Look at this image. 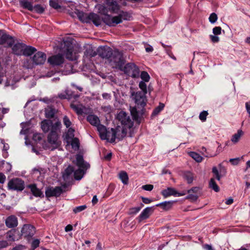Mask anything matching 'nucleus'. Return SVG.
Listing matches in <instances>:
<instances>
[{"label":"nucleus","instance_id":"obj_39","mask_svg":"<svg viewBox=\"0 0 250 250\" xmlns=\"http://www.w3.org/2000/svg\"><path fill=\"white\" fill-rule=\"evenodd\" d=\"M71 146L72 148L74 150H78L80 147V142L79 139L77 138H73L71 142Z\"/></svg>","mask_w":250,"mask_h":250},{"label":"nucleus","instance_id":"obj_31","mask_svg":"<svg viewBox=\"0 0 250 250\" xmlns=\"http://www.w3.org/2000/svg\"><path fill=\"white\" fill-rule=\"evenodd\" d=\"M74 168L69 166L65 170L63 174V177L64 179H68L72 175H74Z\"/></svg>","mask_w":250,"mask_h":250},{"label":"nucleus","instance_id":"obj_54","mask_svg":"<svg viewBox=\"0 0 250 250\" xmlns=\"http://www.w3.org/2000/svg\"><path fill=\"white\" fill-rule=\"evenodd\" d=\"M221 27L220 26H216L212 29V32L215 35H219L221 34Z\"/></svg>","mask_w":250,"mask_h":250},{"label":"nucleus","instance_id":"obj_6","mask_svg":"<svg viewBox=\"0 0 250 250\" xmlns=\"http://www.w3.org/2000/svg\"><path fill=\"white\" fill-rule=\"evenodd\" d=\"M14 42L13 37L0 30V44L3 45L5 47H11Z\"/></svg>","mask_w":250,"mask_h":250},{"label":"nucleus","instance_id":"obj_61","mask_svg":"<svg viewBox=\"0 0 250 250\" xmlns=\"http://www.w3.org/2000/svg\"><path fill=\"white\" fill-rule=\"evenodd\" d=\"M189 194L187 196L188 199H189L191 200L192 201H196L198 198V196L196 195L192 194L190 193H189Z\"/></svg>","mask_w":250,"mask_h":250},{"label":"nucleus","instance_id":"obj_53","mask_svg":"<svg viewBox=\"0 0 250 250\" xmlns=\"http://www.w3.org/2000/svg\"><path fill=\"white\" fill-rule=\"evenodd\" d=\"M63 123L67 128H68L71 125V122L67 116H65L63 118Z\"/></svg>","mask_w":250,"mask_h":250},{"label":"nucleus","instance_id":"obj_19","mask_svg":"<svg viewBox=\"0 0 250 250\" xmlns=\"http://www.w3.org/2000/svg\"><path fill=\"white\" fill-rule=\"evenodd\" d=\"M65 58L69 60L74 61L77 59V56L75 52H73L72 45H70L64 52Z\"/></svg>","mask_w":250,"mask_h":250},{"label":"nucleus","instance_id":"obj_28","mask_svg":"<svg viewBox=\"0 0 250 250\" xmlns=\"http://www.w3.org/2000/svg\"><path fill=\"white\" fill-rule=\"evenodd\" d=\"M96 127L101 139H104V138L106 137L105 134L106 133L108 129L105 126L101 125L100 124H99Z\"/></svg>","mask_w":250,"mask_h":250},{"label":"nucleus","instance_id":"obj_1","mask_svg":"<svg viewBox=\"0 0 250 250\" xmlns=\"http://www.w3.org/2000/svg\"><path fill=\"white\" fill-rule=\"evenodd\" d=\"M95 8L97 9L99 14L105 16L102 19V21L109 26H115L118 24L122 23L123 20H126L125 16L126 13L125 12L120 13L118 16L112 17L108 14V9L103 4H97L95 6Z\"/></svg>","mask_w":250,"mask_h":250},{"label":"nucleus","instance_id":"obj_40","mask_svg":"<svg viewBox=\"0 0 250 250\" xmlns=\"http://www.w3.org/2000/svg\"><path fill=\"white\" fill-rule=\"evenodd\" d=\"M189 156L192 158L197 162H201L203 160V157L198 153L195 152H190Z\"/></svg>","mask_w":250,"mask_h":250},{"label":"nucleus","instance_id":"obj_8","mask_svg":"<svg viewBox=\"0 0 250 250\" xmlns=\"http://www.w3.org/2000/svg\"><path fill=\"white\" fill-rule=\"evenodd\" d=\"M58 124H59V126H61V123L60 121H58L53 123L51 120H44L41 122V127L45 133L48 132L49 130L51 132L53 130L54 126L58 125Z\"/></svg>","mask_w":250,"mask_h":250},{"label":"nucleus","instance_id":"obj_58","mask_svg":"<svg viewBox=\"0 0 250 250\" xmlns=\"http://www.w3.org/2000/svg\"><path fill=\"white\" fill-rule=\"evenodd\" d=\"M9 245V243L7 241H0V249H3L7 247Z\"/></svg>","mask_w":250,"mask_h":250},{"label":"nucleus","instance_id":"obj_2","mask_svg":"<svg viewBox=\"0 0 250 250\" xmlns=\"http://www.w3.org/2000/svg\"><path fill=\"white\" fill-rule=\"evenodd\" d=\"M107 62L113 68L121 67L124 63L122 53L117 50L113 51Z\"/></svg>","mask_w":250,"mask_h":250},{"label":"nucleus","instance_id":"obj_41","mask_svg":"<svg viewBox=\"0 0 250 250\" xmlns=\"http://www.w3.org/2000/svg\"><path fill=\"white\" fill-rule=\"evenodd\" d=\"M62 4L61 0H50L49 4L51 7L54 9H58L60 8L61 4Z\"/></svg>","mask_w":250,"mask_h":250},{"label":"nucleus","instance_id":"obj_13","mask_svg":"<svg viewBox=\"0 0 250 250\" xmlns=\"http://www.w3.org/2000/svg\"><path fill=\"white\" fill-rule=\"evenodd\" d=\"M154 211V207H146L141 212L138 217L139 222L148 219Z\"/></svg>","mask_w":250,"mask_h":250},{"label":"nucleus","instance_id":"obj_57","mask_svg":"<svg viewBox=\"0 0 250 250\" xmlns=\"http://www.w3.org/2000/svg\"><path fill=\"white\" fill-rule=\"evenodd\" d=\"M153 188V186L152 185H145L142 186V188L146 191H151Z\"/></svg>","mask_w":250,"mask_h":250},{"label":"nucleus","instance_id":"obj_51","mask_svg":"<svg viewBox=\"0 0 250 250\" xmlns=\"http://www.w3.org/2000/svg\"><path fill=\"white\" fill-rule=\"evenodd\" d=\"M86 208V206L85 205H82L80 206L77 207L73 209V211L75 213H77L80 212L83 210H84Z\"/></svg>","mask_w":250,"mask_h":250},{"label":"nucleus","instance_id":"obj_4","mask_svg":"<svg viewBox=\"0 0 250 250\" xmlns=\"http://www.w3.org/2000/svg\"><path fill=\"white\" fill-rule=\"evenodd\" d=\"M117 120L120 122L123 127L130 129L133 125V121L130 116L125 112L121 111L117 116Z\"/></svg>","mask_w":250,"mask_h":250},{"label":"nucleus","instance_id":"obj_11","mask_svg":"<svg viewBox=\"0 0 250 250\" xmlns=\"http://www.w3.org/2000/svg\"><path fill=\"white\" fill-rule=\"evenodd\" d=\"M146 94L141 92H137L134 95L135 102L138 106L140 105L144 107L146 105Z\"/></svg>","mask_w":250,"mask_h":250},{"label":"nucleus","instance_id":"obj_63","mask_svg":"<svg viewBox=\"0 0 250 250\" xmlns=\"http://www.w3.org/2000/svg\"><path fill=\"white\" fill-rule=\"evenodd\" d=\"M6 180L5 176L2 173H0V183L3 184Z\"/></svg>","mask_w":250,"mask_h":250},{"label":"nucleus","instance_id":"obj_59","mask_svg":"<svg viewBox=\"0 0 250 250\" xmlns=\"http://www.w3.org/2000/svg\"><path fill=\"white\" fill-rule=\"evenodd\" d=\"M200 191V188L199 187H193L191 189H189L188 191V193H191V192L193 193H198Z\"/></svg>","mask_w":250,"mask_h":250},{"label":"nucleus","instance_id":"obj_27","mask_svg":"<svg viewBox=\"0 0 250 250\" xmlns=\"http://www.w3.org/2000/svg\"><path fill=\"white\" fill-rule=\"evenodd\" d=\"M87 120L91 125L95 126H97L99 124H100V120L96 115H89L87 116Z\"/></svg>","mask_w":250,"mask_h":250},{"label":"nucleus","instance_id":"obj_17","mask_svg":"<svg viewBox=\"0 0 250 250\" xmlns=\"http://www.w3.org/2000/svg\"><path fill=\"white\" fill-rule=\"evenodd\" d=\"M112 53H113V51H112L111 48L107 46L101 47V50L99 51L100 56L102 58L105 59L107 62L109 60Z\"/></svg>","mask_w":250,"mask_h":250},{"label":"nucleus","instance_id":"obj_37","mask_svg":"<svg viewBox=\"0 0 250 250\" xmlns=\"http://www.w3.org/2000/svg\"><path fill=\"white\" fill-rule=\"evenodd\" d=\"M144 204L141 203L140 206L137 207L131 208L129 209L128 214L130 215H133L138 213L141 209L143 207Z\"/></svg>","mask_w":250,"mask_h":250},{"label":"nucleus","instance_id":"obj_33","mask_svg":"<svg viewBox=\"0 0 250 250\" xmlns=\"http://www.w3.org/2000/svg\"><path fill=\"white\" fill-rule=\"evenodd\" d=\"M56 113V110L51 106H48L45 109L46 117L48 118H53Z\"/></svg>","mask_w":250,"mask_h":250},{"label":"nucleus","instance_id":"obj_47","mask_svg":"<svg viewBox=\"0 0 250 250\" xmlns=\"http://www.w3.org/2000/svg\"><path fill=\"white\" fill-rule=\"evenodd\" d=\"M217 19L218 16L215 13H211L208 18L209 22L212 24L215 23Z\"/></svg>","mask_w":250,"mask_h":250},{"label":"nucleus","instance_id":"obj_62","mask_svg":"<svg viewBox=\"0 0 250 250\" xmlns=\"http://www.w3.org/2000/svg\"><path fill=\"white\" fill-rule=\"evenodd\" d=\"M142 199L143 203L146 204H150L152 202V200L148 198L142 197Z\"/></svg>","mask_w":250,"mask_h":250},{"label":"nucleus","instance_id":"obj_55","mask_svg":"<svg viewBox=\"0 0 250 250\" xmlns=\"http://www.w3.org/2000/svg\"><path fill=\"white\" fill-rule=\"evenodd\" d=\"M209 38L211 42L214 43L218 42L219 41V38L217 35H210Z\"/></svg>","mask_w":250,"mask_h":250},{"label":"nucleus","instance_id":"obj_3","mask_svg":"<svg viewBox=\"0 0 250 250\" xmlns=\"http://www.w3.org/2000/svg\"><path fill=\"white\" fill-rule=\"evenodd\" d=\"M58 125L54 126L53 130L50 132L47 137L48 142L54 148H57L61 144L59 140L58 132L61 126H59V124Z\"/></svg>","mask_w":250,"mask_h":250},{"label":"nucleus","instance_id":"obj_24","mask_svg":"<svg viewBox=\"0 0 250 250\" xmlns=\"http://www.w3.org/2000/svg\"><path fill=\"white\" fill-rule=\"evenodd\" d=\"M76 165L80 168L87 169L89 167V164L84 162L83 156L80 155H77L76 156Z\"/></svg>","mask_w":250,"mask_h":250},{"label":"nucleus","instance_id":"obj_12","mask_svg":"<svg viewBox=\"0 0 250 250\" xmlns=\"http://www.w3.org/2000/svg\"><path fill=\"white\" fill-rule=\"evenodd\" d=\"M62 192V188L61 187L49 188L45 190V195L48 197L59 196Z\"/></svg>","mask_w":250,"mask_h":250},{"label":"nucleus","instance_id":"obj_5","mask_svg":"<svg viewBox=\"0 0 250 250\" xmlns=\"http://www.w3.org/2000/svg\"><path fill=\"white\" fill-rule=\"evenodd\" d=\"M124 71L127 76L133 78H138L140 77V69L133 63H128L124 67Z\"/></svg>","mask_w":250,"mask_h":250},{"label":"nucleus","instance_id":"obj_56","mask_svg":"<svg viewBox=\"0 0 250 250\" xmlns=\"http://www.w3.org/2000/svg\"><path fill=\"white\" fill-rule=\"evenodd\" d=\"M240 161V159L239 158H232L230 159L229 161L233 165H237Z\"/></svg>","mask_w":250,"mask_h":250},{"label":"nucleus","instance_id":"obj_18","mask_svg":"<svg viewBox=\"0 0 250 250\" xmlns=\"http://www.w3.org/2000/svg\"><path fill=\"white\" fill-rule=\"evenodd\" d=\"M107 5L108 6V12L114 14H117L118 15L123 11H120V6L116 1L108 2Z\"/></svg>","mask_w":250,"mask_h":250},{"label":"nucleus","instance_id":"obj_29","mask_svg":"<svg viewBox=\"0 0 250 250\" xmlns=\"http://www.w3.org/2000/svg\"><path fill=\"white\" fill-rule=\"evenodd\" d=\"M28 188L30 189L32 194L36 197H41L42 196V193L40 189L36 187L34 184L30 185Z\"/></svg>","mask_w":250,"mask_h":250},{"label":"nucleus","instance_id":"obj_16","mask_svg":"<svg viewBox=\"0 0 250 250\" xmlns=\"http://www.w3.org/2000/svg\"><path fill=\"white\" fill-rule=\"evenodd\" d=\"M128 129L123 126H118L114 129L116 139L119 141L122 140L126 135Z\"/></svg>","mask_w":250,"mask_h":250},{"label":"nucleus","instance_id":"obj_21","mask_svg":"<svg viewBox=\"0 0 250 250\" xmlns=\"http://www.w3.org/2000/svg\"><path fill=\"white\" fill-rule=\"evenodd\" d=\"M105 135L106 137L104 138V140H106L110 143H113L115 141L116 136L114 128L108 129Z\"/></svg>","mask_w":250,"mask_h":250},{"label":"nucleus","instance_id":"obj_22","mask_svg":"<svg viewBox=\"0 0 250 250\" xmlns=\"http://www.w3.org/2000/svg\"><path fill=\"white\" fill-rule=\"evenodd\" d=\"M88 18L96 26H98L101 24V19L97 14L94 13H90L88 15Z\"/></svg>","mask_w":250,"mask_h":250},{"label":"nucleus","instance_id":"obj_60","mask_svg":"<svg viewBox=\"0 0 250 250\" xmlns=\"http://www.w3.org/2000/svg\"><path fill=\"white\" fill-rule=\"evenodd\" d=\"M26 249L25 246L19 245L13 248L11 250H24Z\"/></svg>","mask_w":250,"mask_h":250},{"label":"nucleus","instance_id":"obj_26","mask_svg":"<svg viewBox=\"0 0 250 250\" xmlns=\"http://www.w3.org/2000/svg\"><path fill=\"white\" fill-rule=\"evenodd\" d=\"M71 107L78 114L82 115L85 113L86 109L82 104H72Z\"/></svg>","mask_w":250,"mask_h":250},{"label":"nucleus","instance_id":"obj_52","mask_svg":"<svg viewBox=\"0 0 250 250\" xmlns=\"http://www.w3.org/2000/svg\"><path fill=\"white\" fill-rule=\"evenodd\" d=\"M212 173L217 180L220 181L221 179V176L219 174V171L216 167H213L212 168Z\"/></svg>","mask_w":250,"mask_h":250},{"label":"nucleus","instance_id":"obj_50","mask_svg":"<svg viewBox=\"0 0 250 250\" xmlns=\"http://www.w3.org/2000/svg\"><path fill=\"white\" fill-rule=\"evenodd\" d=\"M208 113L207 111H203L200 113L199 119L202 122H205L207 119V116Z\"/></svg>","mask_w":250,"mask_h":250},{"label":"nucleus","instance_id":"obj_9","mask_svg":"<svg viewBox=\"0 0 250 250\" xmlns=\"http://www.w3.org/2000/svg\"><path fill=\"white\" fill-rule=\"evenodd\" d=\"M47 61L50 64L53 66H59L63 63L64 58L62 55L58 54L49 57Z\"/></svg>","mask_w":250,"mask_h":250},{"label":"nucleus","instance_id":"obj_23","mask_svg":"<svg viewBox=\"0 0 250 250\" xmlns=\"http://www.w3.org/2000/svg\"><path fill=\"white\" fill-rule=\"evenodd\" d=\"M24 44L22 43H18L14 45L12 48V51L14 54L17 55H21L22 54L23 49H24Z\"/></svg>","mask_w":250,"mask_h":250},{"label":"nucleus","instance_id":"obj_38","mask_svg":"<svg viewBox=\"0 0 250 250\" xmlns=\"http://www.w3.org/2000/svg\"><path fill=\"white\" fill-rule=\"evenodd\" d=\"M15 231L14 230H9L6 233V238L10 243L15 240Z\"/></svg>","mask_w":250,"mask_h":250},{"label":"nucleus","instance_id":"obj_32","mask_svg":"<svg viewBox=\"0 0 250 250\" xmlns=\"http://www.w3.org/2000/svg\"><path fill=\"white\" fill-rule=\"evenodd\" d=\"M20 5L22 7L27 9L29 11L33 10V6L31 2L27 0H22L20 1Z\"/></svg>","mask_w":250,"mask_h":250},{"label":"nucleus","instance_id":"obj_30","mask_svg":"<svg viewBox=\"0 0 250 250\" xmlns=\"http://www.w3.org/2000/svg\"><path fill=\"white\" fill-rule=\"evenodd\" d=\"M173 201H165L157 204V207H161V208L165 210L170 209L172 207Z\"/></svg>","mask_w":250,"mask_h":250},{"label":"nucleus","instance_id":"obj_46","mask_svg":"<svg viewBox=\"0 0 250 250\" xmlns=\"http://www.w3.org/2000/svg\"><path fill=\"white\" fill-rule=\"evenodd\" d=\"M44 8L43 6L41 5V4H37L33 6V10L34 12L39 13L42 14L44 11Z\"/></svg>","mask_w":250,"mask_h":250},{"label":"nucleus","instance_id":"obj_10","mask_svg":"<svg viewBox=\"0 0 250 250\" xmlns=\"http://www.w3.org/2000/svg\"><path fill=\"white\" fill-rule=\"evenodd\" d=\"M46 60V54L42 52H38L32 58L33 63L35 65L43 64L45 62Z\"/></svg>","mask_w":250,"mask_h":250},{"label":"nucleus","instance_id":"obj_14","mask_svg":"<svg viewBox=\"0 0 250 250\" xmlns=\"http://www.w3.org/2000/svg\"><path fill=\"white\" fill-rule=\"evenodd\" d=\"M162 195L167 198L170 196H174L176 197H180L185 195V193H179L176 189L172 188H167V189H164L161 191Z\"/></svg>","mask_w":250,"mask_h":250},{"label":"nucleus","instance_id":"obj_25","mask_svg":"<svg viewBox=\"0 0 250 250\" xmlns=\"http://www.w3.org/2000/svg\"><path fill=\"white\" fill-rule=\"evenodd\" d=\"M36 51V49L35 47L31 46H26L24 44L22 54L26 56H29L34 54Z\"/></svg>","mask_w":250,"mask_h":250},{"label":"nucleus","instance_id":"obj_42","mask_svg":"<svg viewBox=\"0 0 250 250\" xmlns=\"http://www.w3.org/2000/svg\"><path fill=\"white\" fill-rule=\"evenodd\" d=\"M119 178L124 184H127L128 181V177L126 172L121 171L119 173Z\"/></svg>","mask_w":250,"mask_h":250},{"label":"nucleus","instance_id":"obj_48","mask_svg":"<svg viewBox=\"0 0 250 250\" xmlns=\"http://www.w3.org/2000/svg\"><path fill=\"white\" fill-rule=\"evenodd\" d=\"M140 88L143 91V93H147V86L145 82L141 81L139 84Z\"/></svg>","mask_w":250,"mask_h":250},{"label":"nucleus","instance_id":"obj_7","mask_svg":"<svg viewBox=\"0 0 250 250\" xmlns=\"http://www.w3.org/2000/svg\"><path fill=\"white\" fill-rule=\"evenodd\" d=\"M8 187L13 190L21 191L24 188V183L19 178H14L8 182Z\"/></svg>","mask_w":250,"mask_h":250},{"label":"nucleus","instance_id":"obj_44","mask_svg":"<svg viewBox=\"0 0 250 250\" xmlns=\"http://www.w3.org/2000/svg\"><path fill=\"white\" fill-rule=\"evenodd\" d=\"M140 76L143 82H148L150 80V76L148 73L146 71H142L140 74Z\"/></svg>","mask_w":250,"mask_h":250},{"label":"nucleus","instance_id":"obj_64","mask_svg":"<svg viewBox=\"0 0 250 250\" xmlns=\"http://www.w3.org/2000/svg\"><path fill=\"white\" fill-rule=\"evenodd\" d=\"M203 248L206 250H213L211 245L205 244L203 246Z\"/></svg>","mask_w":250,"mask_h":250},{"label":"nucleus","instance_id":"obj_49","mask_svg":"<svg viewBox=\"0 0 250 250\" xmlns=\"http://www.w3.org/2000/svg\"><path fill=\"white\" fill-rule=\"evenodd\" d=\"M74 132L75 130L74 129L71 127L69 128L66 134V138L67 139L73 138L74 136Z\"/></svg>","mask_w":250,"mask_h":250},{"label":"nucleus","instance_id":"obj_36","mask_svg":"<svg viewBox=\"0 0 250 250\" xmlns=\"http://www.w3.org/2000/svg\"><path fill=\"white\" fill-rule=\"evenodd\" d=\"M184 178L187 181L188 184H191L194 179L193 174L190 171H186L183 175Z\"/></svg>","mask_w":250,"mask_h":250},{"label":"nucleus","instance_id":"obj_43","mask_svg":"<svg viewBox=\"0 0 250 250\" xmlns=\"http://www.w3.org/2000/svg\"><path fill=\"white\" fill-rule=\"evenodd\" d=\"M209 187L215 192L219 191V188L216 183L214 178H211L209 183Z\"/></svg>","mask_w":250,"mask_h":250},{"label":"nucleus","instance_id":"obj_45","mask_svg":"<svg viewBox=\"0 0 250 250\" xmlns=\"http://www.w3.org/2000/svg\"><path fill=\"white\" fill-rule=\"evenodd\" d=\"M165 105L164 104L160 103L159 105L157 106L153 110L152 115L153 116L158 114L164 108Z\"/></svg>","mask_w":250,"mask_h":250},{"label":"nucleus","instance_id":"obj_35","mask_svg":"<svg viewBox=\"0 0 250 250\" xmlns=\"http://www.w3.org/2000/svg\"><path fill=\"white\" fill-rule=\"evenodd\" d=\"M243 135V132L242 130L239 129L237 132L232 136L231 141L234 144L237 143L240 140L241 137Z\"/></svg>","mask_w":250,"mask_h":250},{"label":"nucleus","instance_id":"obj_34","mask_svg":"<svg viewBox=\"0 0 250 250\" xmlns=\"http://www.w3.org/2000/svg\"><path fill=\"white\" fill-rule=\"evenodd\" d=\"M84 168L79 167L78 169L74 170V176L75 179L79 180L82 178L84 175Z\"/></svg>","mask_w":250,"mask_h":250},{"label":"nucleus","instance_id":"obj_15","mask_svg":"<svg viewBox=\"0 0 250 250\" xmlns=\"http://www.w3.org/2000/svg\"><path fill=\"white\" fill-rule=\"evenodd\" d=\"M22 235L25 237H31L35 233V228L30 225H24L21 229Z\"/></svg>","mask_w":250,"mask_h":250},{"label":"nucleus","instance_id":"obj_20","mask_svg":"<svg viewBox=\"0 0 250 250\" xmlns=\"http://www.w3.org/2000/svg\"><path fill=\"white\" fill-rule=\"evenodd\" d=\"M6 226L9 228H12L17 226L18 219L14 215L9 216L5 220Z\"/></svg>","mask_w":250,"mask_h":250}]
</instances>
